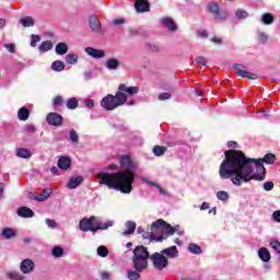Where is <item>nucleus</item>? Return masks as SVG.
I'll list each match as a JSON object with an SVG mask.
<instances>
[{"label":"nucleus","mask_w":280,"mask_h":280,"mask_svg":"<svg viewBox=\"0 0 280 280\" xmlns=\"http://www.w3.org/2000/svg\"><path fill=\"white\" fill-rule=\"evenodd\" d=\"M225 159L219 167L220 178L230 180L235 187H242V183H250V180H266L267 165H275L277 156L272 153H267L262 159H253L246 156L243 151L228 150L224 152Z\"/></svg>","instance_id":"nucleus-1"},{"label":"nucleus","mask_w":280,"mask_h":280,"mask_svg":"<svg viewBox=\"0 0 280 280\" xmlns=\"http://www.w3.org/2000/svg\"><path fill=\"white\" fill-rule=\"evenodd\" d=\"M122 171L117 173L101 172L97 174L100 178L98 185H106L108 189H116L120 194H130L132 191V183H135V168L137 164L128 154H124L119 159Z\"/></svg>","instance_id":"nucleus-2"},{"label":"nucleus","mask_w":280,"mask_h":280,"mask_svg":"<svg viewBox=\"0 0 280 280\" xmlns=\"http://www.w3.org/2000/svg\"><path fill=\"white\" fill-rule=\"evenodd\" d=\"M139 93L138 86H128L121 83L118 86V91L115 95L107 94L101 101V106L105 110H115V108H119V106H124L128 102V97H132Z\"/></svg>","instance_id":"nucleus-3"},{"label":"nucleus","mask_w":280,"mask_h":280,"mask_svg":"<svg viewBox=\"0 0 280 280\" xmlns=\"http://www.w3.org/2000/svg\"><path fill=\"white\" fill-rule=\"evenodd\" d=\"M115 222L113 221H107L103 223L102 221L97 220L96 217H91V218H84L80 221L79 223V229L80 231H83V233H97V231H106L113 226Z\"/></svg>","instance_id":"nucleus-4"},{"label":"nucleus","mask_w":280,"mask_h":280,"mask_svg":"<svg viewBox=\"0 0 280 280\" xmlns=\"http://www.w3.org/2000/svg\"><path fill=\"white\" fill-rule=\"evenodd\" d=\"M151 233H144L143 237H151L154 242H163V240H167L170 235H174L176 233V228L172 226L170 223L165 222L163 219H158L155 222L151 224ZM154 231H165L166 235L153 237Z\"/></svg>","instance_id":"nucleus-5"},{"label":"nucleus","mask_w":280,"mask_h":280,"mask_svg":"<svg viewBox=\"0 0 280 280\" xmlns=\"http://www.w3.org/2000/svg\"><path fill=\"white\" fill-rule=\"evenodd\" d=\"M148 259H150L148 247L139 245L133 249L132 266L137 272L148 269Z\"/></svg>","instance_id":"nucleus-6"},{"label":"nucleus","mask_w":280,"mask_h":280,"mask_svg":"<svg viewBox=\"0 0 280 280\" xmlns=\"http://www.w3.org/2000/svg\"><path fill=\"white\" fill-rule=\"evenodd\" d=\"M150 259L153 264V268L155 270H164V268H167L170 260H167V257H165L162 252L154 253L150 256Z\"/></svg>","instance_id":"nucleus-7"},{"label":"nucleus","mask_w":280,"mask_h":280,"mask_svg":"<svg viewBox=\"0 0 280 280\" xmlns=\"http://www.w3.org/2000/svg\"><path fill=\"white\" fill-rule=\"evenodd\" d=\"M238 78H246L247 80H258L257 83H259V77L255 73L248 72V70L244 69V66L240 63H234L232 66Z\"/></svg>","instance_id":"nucleus-8"},{"label":"nucleus","mask_w":280,"mask_h":280,"mask_svg":"<svg viewBox=\"0 0 280 280\" xmlns=\"http://www.w3.org/2000/svg\"><path fill=\"white\" fill-rule=\"evenodd\" d=\"M46 121L49 126H55L56 128L62 126V122L65 121V118L62 115L51 112L46 116Z\"/></svg>","instance_id":"nucleus-9"},{"label":"nucleus","mask_w":280,"mask_h":280,"mask_svg":"<svg viewBox=\"0 0 280 280\" xmlns=\"http://www.w3.org/2000/svg\"><path fill=\"white\" fill-rule=\"evenodd\" d=\"M34 268H36V264H34V260L30 258L22 260L20 265V270L23 272V275H30L34 272Z\"/></svg>","instance_id":"nucleus-10"},{"label":"nucleus","mask_w":280,"mask_h":280,"mask_svg":"<svg viewBox=\"0 0 280 280\" xmlns=\"http://www.w3.org/2000/svg\"><path fill=\"white\" fill-rule=\"evenodd\" d=\"M208 10L214 19H226V12H220V5L215 2H210L208 4Z\"/></svg>","instance_id":"nucleus-11"},{"label":"nucleus","mask_w":280,"mask_h":280,"mask_svg":"<svg viewBox=\"0 0 280 280\" xmlns=\"http://www.w3.org/2000/svg\"><path fill=\"white\" fill-rule=\"evenodd\" d=\"M85 54H88V56H91V58H95L96 60H100V58H104V56H106V51L93 47H86Z\"/></svg>","instance_id":"nucleus-12"},{"label":"nucleus","mask_w":280,"mask_h":280,"mask_svg":"<svg viewBox=\"0 0 280 280\" xmlns=\"http://www.w3.org/2000/svg\"><path fill=\"white\" fill-rule=\"evenodd\" d=\"M135 8L137 12H150V2L148 0H136Z\"/></svg>","instance_id":"nucleus-13"},{"label":"nucleus","mask_w":280,"mask_h":280,"mask_svg":"<svg viewBox=\"0 0 280 280\" xmlns=\"http://www.w3.org/2000/svg\"><path fill=\"white\" fill-rule=\"evenodd\" d=\"M89 25L92 32L98 33L102 30V24L100 23V20L95 15L90 16Z\"/></svg>","instance_id":"nucleus-14"},{"label":"nucleus","mask_w":280,"mask_h":280,"mask_svg":"<svg viewBox=\"0 0 280 280\" xmlns=\"http://www.w3.org/2000/svg\"><path fill=\"white\" fill-rule=\"evenodd\" d=\"M161 253L164 256L166 255V257H170V259H174L178 257V248L176 246L164 248L163 250H161Z\"/></svg>","instance_id":"nucleus-15"},{"label":"nucleus","mask_w":280,"mask_h":280,"mask_svg":"<svg viewBox=\"0 0 280 280\" xmlns=\"http://www.w3.org/2000/svg\"><path fill=\"white\" fill-rule=\"evenodd\" d=\"M57 165L59 170L67 171L69 170V167H71V159H69L68 156H61L59 158Z\"/></svg>","instance_id":"nucleus-16"},{"label":"nucleus","mask_w":280,"mask_h":280,"mask_svg":"<svg viewBox=\"0 0 280 280\" xmlns=\"http://www.w3.org/2000/svg\"><path fill=\"white\" fill-rule=\"evenodd\" d=\"M81 183H84V177L82 176L72 177L67 184V187L68 189H77V187H80Z\"/></svg>","instance_id":"nucleus-17"},{"label":"nucleus","mask_w":280,"mask_h":280,"mask_svg":"<svg viewBox=\"0 0 280 280\" xmlns=\"http://www.w3.org/2000/svg\"><path fill=\"white\" fill-rule=\"evenodd\" d=\"M161 22L163 23V25H165V27H167V30H170V32H176V30H178V26L176 25V23H174V20H172V18H163Z\"/></svg>","instance_id":"nucleus-18"},{"label":"nucleus","mask_w":280,"mask_h":280,"mask_svg":"<svg viewBox=\"0 0 280 280\" xmlns=\"http://www.w3.org/2000/svg\"><path fill=\"white\" fill-rule=\"evenodd\" d=\"M105 67L109 71H117V69H119V61L117 60V58H109L106 60Z\"/></svg>","instance_id":"nucleus-19"},{"label":"nucleus","mask_w":280,"mask_h":280,"mask_svg":"<svg viewBox=\"0 0 280 280\" xmlns=\"http://www.w3.org/2000/svg\"><path fill=\"white\" fill-rule=\"evenodd\" d=\"M18 215L20 218H34V211L27 207H21L18 210Z\"/></svg>","instance_id":"nucleus-20"},{"label":"nucleus","mask_w":280,"mask_h":280,"mask_svg":"<svg viewBox=\"0 0 280 280\" xmlns=\"http://www.w3.org/2000/svg\"><path fill=\"white\" fill-rule=\"evenodd\" d=\"M18 119H20V121H27L30 119V109H27V107H21L18 110Z\"/></svg>","instance_id":"nucleus-21"},{"label":"nucleus","mask_w":280,"mask_h":280,"mask_svg":"<svg viewBox=\"0 0 280 280\" xmlns=\"http://www.w3.org/2000/svg\"><path fill=\"white\" fill-rule=\"evenodd\" d=\"M258 257L261 259V261L268 262L270 261V252L266 247H261L258 250Z\"/></svg>","instance_id":"nucleus-22"},{"label":"nucleus","mask_w":280,"mask_h":280,"mask_svg":"<svg viewBox=\"0 0 280 280\" xmlns=\"http://www.w3.org/2000/svg\"><path fill=\"white\" fill-rule=\"evenodd\" d=\"M126 231L122 232V235H132L135 233V230L137 229V223L133 221H127L126 222Z\"/></svg>","instance_id":"nucleus-23"},{"label":"nucleus","mask_w":280,"mask_h":280,"mask_svg":"<svg viewBox=\"0 0 280 280\" xmlns=\"http://www.w3.org/2000/svg\"><path fill=\"white\" fill-rule=\"evenodd\" d=\"M55 51L58 56H65L69 51V46L65 43H59L56 45Z\"/></svg>","instance_id":"nucleus-24"},{"label":"nucleus","mask_w":280,"mask_h":280,"mask_svg":"<svg viewBox=\"0 0 280 280\" xmlns=\"http://www.w3.org/2000/svg\"><path fill=\"white\" fill-rule=\"evenodd\" d=\"M66 106L69 108V110H75V108L80 106V101H78L75 97L68 98Z\"/></svg>","instance_id":"nucleus-25"},{"label":"nucleus","mask_w":280,"mask_h":280,"mask_svg":"<svg viewBox=\"0 0 280 280\" xmlns=\"http://www.w3.org/2000/svg\"><path fill=\"white\" fill-rule=\"evenodd\" d=\"M16 156L20 159H32V152L28 149H18L16 150Z\"/></svg>","instance_id":"nucleus-26"},{"label":"nucleus","mask_w":280,"mask_h":280,"mask_svg":"<svg viewBox=\"0 0 280 280\" xmlns=\"http://www.w3.org/2000/svg\"><path fill=\"white\" fill-rule=\"evenodd\" d=\"M51 49H54V44L50 40L43 42L39 45V51H42V54L51 51Z\"/></svg>","instance_id":"nucleus-27"},{"label":"nucleus","mask_w":280,"mask_h":280,"mask_svg":"<svg viewBox=\"0 0 280 280\" xmlns=\"http://www.w3.org/2000/svg\"><path fill=\"white\" fill-rule=\"evenodd\" d=\"M261 21L264 25H272L275 23V15H272V13H264Z\"/></svg>","instance_id":"nucleus-28"},{"label":"nucleus","mask_w":280,"mask_h":280,"mask_svg":"<svg viewBox=\"0 0 280 280\" xmlns=\"http://www.w3.org/2000/svg\"><path fill=\"white\" fill-rule=\"evenodd\" d=\"M20 23L23 27H34V18L25 16L20 20Z\"/></svg>","instance_id":"nucleus-29"},{"label":"nucleus","mask_w":280,"mask_h":280,"mask_svg":"<svg viewBox=\"0 0 280 280\" xmlns=\"http://www.w3.org/2000/svg\"><path fill=\"white\" fill-rule=\"evenodd\" d=\"M167 152V148L163 145H154L153 147V154L154 156H163Z\"/></svg>","instance_id":"nucleus-30"},{"label":"nucleus","mask_w":280,"mask_h":280,"mask_svg":"<svg viewBox=\"0 0 280 280\" xmlns=\"http://www.w3.org/2000/svg\"><path fill=\"white\" fill-rule=\"evenodd\" d=\"M2 235L4 237V240H12V237L16 236V232H14V230L7 228L2 231Z\"/></svg>","instance_id":"nucleus-31"},{"label":"nucleus","mask_w":280,"mask_h":280,"mask_svg":"<svg viewBox=\"0 0 280 280\" xmlns=\"http://www.w3.org/2000/svg\"><path fill=\"white\" fill-rule=\"evenodd\" d=\"M51 69L52 71H65V62L60 61V60H56L52 62L51 65Z\"/></svg>","instance_id":"nucleus-32"},{"label":"nucleus","mask_w":280,"mask_h":280,"mask_svg":"<svg viewBox=\"0 0 280 280\" xmlns=\"http://www.w3.org/2000/svg\"><path fill=\"white\" fill-rule=\"evenodd\" d=\"M188 250L192 253V255H200V253H202V248L195 243L189 244Z\"/></svg>","instance_id":"nucleus-33"},{"label":"nucleus","mask_w":280,"mask_h":280,"mask_svg":"<svg viewBox=\"0 0 280 280\" xmlns=\"http://www.w3.org/2000/svg\"><path fill=\"white\" fill-rule=\"evenodd\" d=\"M67 65H78V55L68 54L66 57Z\"/></svg>","instance_id":"nucleus-34"},{"label":"nucleus","mask_w":280,"mask_h":280,"mask_svg":"<svg viewBox=\"0 0 280 280\" xmlns=\"http://www.w3.org/2000/svg\"><path fill=\"white\" fill-rule=\"evenodd\" d=\"M140 271H135V270H128L127 271V277L129 280H138L141 279V275L139 273Z\"/></svg>","instance_id":"nucleus-35"},{"label":"nucleus","mask_w":280,"mask_h":280,"mask_svg":"<svg viewBox=\"0 0 280 280\" xmlns=\"http://www.w3.org/2000/svg\"><path fill=\"white\" fill-rule=\"evenodd\" d=\"M148 51H151L152 54H159L161 51V46L159 44H147Z\"/></svg>","instance_id":"nucleus-36"},{"label":"nucleus","mask_w":280,"mask_h":280,"mask_svg":"<svg viewBox=\"0 0 280 280\" xmlns=\"http://www.w3.org/2000/svg\"><path fill=\"white\" fill-rule=\"evenodd\" d=\"M65 255V249L60 246H56L52 248V257H62Z\"/></svg>","instance_id":"nucleus-37"},{"label":"nucleus","mask_w":280,"mask_h":280,"mask_svg":"<svg viewBox=\"0 0 280 280\" xmlns=\"http://www.w3.org/2000/svg\"><path fill=\"white\" fill-rule=\"evenodd\" d=\"M70 141L72 143H79L80 142V136H78V132L74 129L70 130Z\"/></svg>","instance_id":"nucleus-38"},{"label":"nucleus","mask_w":280,"mask_h":280,"mask_svg":"<svg viewBox=\"0 0 280 280\" xmlns=\"http://www.w3.org/2000/svg\"><path fill=\"white\" fill-rule=\"evenodd\" d=\"M9 278L12 279V280H24L25 279V277H23V275H21L18 271L10 272Z\"/></svg>","instance_id":"nucleus-39"},{"label":"nucleus","mask_w":280,"mask_h":280,"mask_svg":"<svg viewBox=\"0 0 280 280\" xmlns=\"http://www.w3.org/2000/svg\"><path fill=\"white\" fill-rule=\"evenodd\" d=\"M97 255L100 257H108V248L106 246H100L97 248Z\"/></svg>","instance_id":"nucleus-40"},{"label":"nucleus","mask_w":280,"mask_h":280,"mask_svg":"<svg viewBox=\"0 0 280 280\" xmlns=\"http://www.w3.org/2000/svg\"><path fill=\"white\" fill-rule=\"evenodd\" d=\"M217 198H218V200L226 201V200H229V192H226L224 190H220L217 192Z\"/></svg>","instance_id":"nucleus-41"},{"label":"nucleus","mask_w":280,"mask_h":280,"mask_svg":"<svg viewBox=\"0 0 280 280\" xmlns=\"http://www.w3.org/2000/svg\"><path fill=\"white\" fill-rule=\"evenodd\" d=\"M236 19H238L240 21L244 20V19H248V12L240 9L236 11Z\"/></svg>","instance_id":"nucleus-42"},{"label":"nucleus","mask_w":280,"mask_h":280,"mask_svg":"<svg viewBox=\"0 0 280 280\" xmlns=\"http://www.w3.org/2000/svg\"><path fill=\"white\" fill-rule=\"evenodd\" d=\"M25 135H34L36 132V127L34 125H26L24 127Z\"/></svg>","instance_id":"nucleus-43"},{"label":"nucleus","mask_w":280,"mask_h":280,"mask_svg":"<svg viewBox=\"0 0 280 280\" xmlns=\"http://www.w3.org/2000/svg\"><path fill=\"white\" fill-rule=\"evenodd\" d=\"M150 185H152V187H158L160 194H162V196H167V190L164 189L163 187H161V185L156 184L155 182H149Z\"/></svg>","instance_id":"nucleus-44"},{"label":"nucleus","mask_w":280,"mask_h":280,"mask_svg":"<svg viewBox=\"0 0 280 280\" xmlns=\"http://www.w3.org/2000/svg\"><path fill=\"white\" fill-rule=\"evenodd\" d=\"M158 98L160 100V102H165V100H171L172 98V93H161L159 94Z\"/></svg>","instance_id":"nucleus-45"},{"label":"nucleus","mask_w":280,"mask_h":280,"mask_svg":"<svg viewBox=\"0 0 280 280\" xmlns=\"http://www.w3.org/2000/svg\"><path fill=\"white\" fill-rule=\"evenodd\" d=\"M62 102H65V100L62 98V96L58 95V96H55L52 98V105L54 106H61L62 105Z\"/></svg>","instance_id":"nucleus-46"},{"label":"nucleus","mask_w":280,"mask_h":280,"mask_svg":"<svg viewBox=\"0 0 280 280\" xmlns=\"http://www.w3.org/2000/svg\"><path fill=\"white\" fill-rule=\"evenodd\" d=\"M195 62H197V65H201V67H207L208 61L203 56H199L195 59Z\"/></svg>","instance_id":"nucleus-47"},{"label":"nucleus","mask_w":280,"mask_h":280,"mask_svg":"<svg viewBox=\"0 0 280 280\" xmlns=\"http://www.w3.org/2000/svg\"><path fill=\"white\" fill-rule=\"evenodd\" d=\"M30 198H33V200H36L37 202H45V197L43 194H39L38 196H34V194H28Z\"/></svg>","instance_id":"nucleus-48"},{"label":"nucleus","mask_w":280,"mask_h":280,"mask_svg":"<svg viewBox=\"0 0 280 280\" xmlns=\"http://www.w3.org/2000/svg\"><path fill=\"white\" fill-rule=\"evenodd\" d=\"M272 189H275V183L272 182H266L264 184V190L265 191H272Z\"/></svg>","instance_id":"nucleus-49"},{"label":"nucleus","mask_w":280,"mask_h":280,"mask_svg":"<svg viewBox=\"0 0 280 280\" xmlns=\"http://www.w3.org/2000/svg\"><path fill=\"white\" fill-rule=\"evenodd\" d=\"M31 38V47H36V43H40V36L38 35H32Z\"/></svg>","instance_id":"nucleus-50"},{"label":"nucleus","mask_w":280,"mask_h":280,"mask_svg":"<svg viewBox=\"0 0 280 280\" xmlns=\"http://www.w3.org/2000/svg\"><path fill=\"white\" fill-rule=\"evenodd\" d=\"M4 47L10 54H16V46L14 44H5Z\"/></svg>","instance_id":"nucleus-51"},{"label":"nucleus","mask_w":280,"mask_h":280,"mask_svg":"<svg viewBox=\"0 0 280 280\" xmlns=\"http://www.w3.org/2000/svg\"><path fill=\"white\" fill-rule=\"evenodd\" d=\"M197 36H198L199 38H208V37H209V33H207L206 30H198V31H197Z\"/></svg>","instance_id":"nucleus-52"},{"label":"nucleus","mask_w":280,"mask_h":280,"mask_svg":"<svg viewBox=\"0 0 280 280\" xmlns=\"http://www.w3.org/2000/svg\"><path fill=\"white\" fill-rule=\"evenodd\" d=\"M42 196L44 197L45 200H47V198H49V196H51V188H45L42 191Z\"/></svg>","instance_id":"nucleus-53"},{"label":"nucleus","mask_w":280,"mask_h":280,"mask_svg":"<svg viewBox=\"0 0 280 280\" xmlns=\"http://www.w3.org/2000/svg\"><path fill=\"white\" fill-rule=\"evenodd\" d=\"M270 246H272V248H273L275 250H277V253H279V250H280V243H279V241H273V242H271V243H270Z\"/></svg>","instance_id":"nucleus-54"},{"label":"nucleus","mask_w":280,"mask_h":280,"mask_svg":"<svg viewBox=\"0 0 280 280\" xmlns=\"http://www.w3.org/2000/svg\"><path fill=\"white\" fill-rule=\"evenodd\" d=\"M46 224L49 229H56V221L51 219H46Z\"/></svg>","instance_id":"nucleus-55"},{"label":"nucleus","mask_w":280,"mask_h":280,"mask_svg":"<svg viewBox=\"0 0 280 280\" xmlns=\"http://www.w3.org/2000/svg\"><path fill=\"white\" fill-rule=\"evenodd\" d=\"M85 106H86V108H93V106H95V102L91 98H86Z\"/></svg>","instance_id":"nucleus-56"},{"label":"nucleus","mask_w":280,"mask_h":280,"mask_svg":"<svg viewBox=\"0 0 280 280\" xmlns=\"http://www.w3.org/2000/svg\"><path fill=\"white\" fill-rule=\"evenodd\" d=\"M259 42L260 43H268V35H266V33H261L259 35Z\"/></svg>","instance_id":"nucleus-57"},{"label":"nucleus","mask_w":280,"mask_h":280,"mask_svg":"<svg viewBox=\"0 0 280 280\" xmlns=\"http://www.w3.org/2000/svg\"><path fill=\"white\" fill-rule=\"evenodd\" d=\"M210 40L215 45H222V37H212Z\"/></svg>","instance_id":"nucleus-58"},{"label":"nucleus","mask_w":280,"mask_h":280,"mask_svg":"<svg viewBox=\"0 0 280 280\" xmlns=\"http://www.w3.org/2000/svg\"><path fill=\"white\" fill-rule=\"evenodd\" d=\"M228 148H230V150H235L237 148V142L229 141L228 142Z\"/></svg>","instance_id":"nucleus-59"},{"label":"nucleus","mask_w":280,"mask_h":280,"mask_svg":"<svg viewBox=\"0 0 280 280\" xmlns=\"http://www.w3.org/2000/svg\"><path fill=\"white\" fill-rule=\"evenodd\" d=\"M272 215L275 222H280V210L275 211Z\"/></svg>","instance_id":"nucleus-60"},{"label":"nucleus","mask_w":280,"mask_h":280,"mask_svg":"<svg viewBox=\"0 0 280 280\" xmlns=\"http://www.w3.org/2000/svg\"><path fill=\"white\" fill-rule=\"evenodd\" d=\"M125 23H126V20L124 19L114 20V25H124Z\"/></svg>","instance_id":"nucleus-61"},{"label":"nucleus","mask_w":280,"mask_h":280,"mask_svg":"<svg viewBox=\"0 0 280 280\" xmlns=\"http://www.w3.org/2000/svg\"><path fill=\"white\" fill-rule=\"evenodd\" d=\"M101 277H102L103 280L110 279V275L108 272H106V271L102 272Z\"/></svg>","instance_id":"nucleus-62"},{"label":"nucleus","mask_w":280,"mask_h":280,"mask_svg":"<svg viewBox=\"0 0 280 280\" xmlns=\"http://www.w3.org/2000/svg\"><path fill=\"white\" fill-rule=\"evenodd\" d=\"M207 209H209V202H202L200 210L201 211H207Z\"/></svg>","instance_id":"nucleus-63"},{"label":"nucleus","mask_w":280,"mask_h":280,"mask_svg":"<svg viewBox=\"0 0 280 280\" xmlns=\"http://www.w3.org/2000/svg\"><path fill=\"white\" fill-rule=\"evenodd\" d=\"M5 23H7L5 19L1 18L0 19V30H3V27H5Z\"/></svg>","instance_id":"nucleus-64"}]
</instances>
